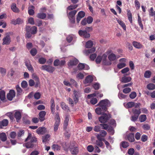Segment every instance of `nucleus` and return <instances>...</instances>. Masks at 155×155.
Listing matches in <instances>:
<instances>
[{
	"mask_svg": "<svg viewBox=\"0 0 155 155\" xmlns=\"http://www.w3.org/2000/svg\"><path fill=\"white\" fill-rule=\"evenodd\" d=\"M122 147L124 148H126L129 146V143L126 141H122L121 143Z\"/></svg>",
	"mask_w": 155,
	"mask_h": 155,
	"instance_id": "37998d69",
	"label": "nucleus"
},
{
	"mask_svg": "<svg viewBox=\"0 0 155 155\" xmlns=\"http://www.w3.org/2000/svg\"><path fill=\"white\" fill-rule=\"evenodd\" d=\"M41 68L42 70L46 71L48 72L51 73H52L55 69L54 67L51 66L47 65H42Z\"/></svg>",
	"mask_w": 155,
	"mask_h": 155,
	"instance_id": "423d86ee",
	"label": "nucleus"
},
{
	"mask_svg": "<svg viewBox=\"0 0 155 155\" xmlns=\"http://www.w3.org/2000/svg\"><path fill=\"white\" fill-rule=\"evenodd\" d=\"M70 151L72 155H76L78 152V149L77 147H74L70 149Z\"/></svg>",
	"mask_w": 155,
	"mask_h": 155,
	"instance_id": "a878e982",
	"label": "nucleus"
},
{
	"mask_svg": "<svg viewBox=\"0 0 155 155\" xmlns=\"http://www.w3.org/2000/svg\"><path fill=\"white\" fill-rule=\"evenodd\" d=\"M94 130L96 132H98L101 131V127L98 125H96L94 128Z\"/></svg>",
	"mask_w": 155,
	"mask_h": 155,
	"instance_id": "774afa93",
	"label": "nucleus"
},
{
	"mask_svg": "<svg viewBox=\"0 0 155 155\" xmlns=\"http://www.w3.org/2000/svg\"><path fill=\"white\" fill-rule=\"evenodd\" d=\"M107 134V133L105 131L102 130L100 131L99 134L101 135L102 137H104L106 136Z\"/></svg>",
	"mask_w": 155,
	"mask_h": 155,
	"instance_id": "680f3d73",
	"label": "nucleus"
},
{
	"mask_svg": "<svg viewBox=\"0 0 155 155\" xmlns=\"http://www.w3.org/2000/svg\"><path fill=\"white\" fill-rule=\"evenodd\" d=\"M93 43L92 41L89 40L86 43L85 46L87 48H90L93 46Z\"/></svg>",
	"mask_w": 155,
	"mask_h": 155,
	"instance_id": "c9c22d12",
	"label": "nucleus"
},
{
	"mask_svg": "<svg viewBox=\"0 0 155 155\" xmlns=\"http://www.w3.org/2000/svg\"><path fill=\"white\" fill-rule=\"evenodd\" d=\"M56 115L55 117V122L54 125V130L55 132H56L58 129V127L60 124V118L59 117L58 113L57 112L55 113Z\"/></svg>",
	"mask_w": 155,
	"mask_h": 155,
	"instance_id": "20e7f679",
	"label": "nucleus"
},
{
	"mask_svg": "<svg viewBox=\"0 0 155 155\" xmlns=\"http://www.w3.org/2000/svg\"><path fill=\"white\" fill-rule=\"evenodd\" d=\"M34 146V144H33L30 141L25 143V146L27 148H32Z\"/></svg>",
	"mask_w": 155,
	"mask_h": 155,
	"instance_id": "79ce46f5",
	"label": "nucleus"
},
{
	"mask_svg": "<svg viewBox=\"0 0 155 155\" xmlns=\"http://www.w3.org/2000/svg\"><path fill=\"white\" fill-rule=\"evenodd\" d=\"M55 104L53 98H51V107L50 109L51 113L52 114H54L55 112Z\"/></svg>",
	"mask_w": 155,
	"mask_h": 155,
	"instance_id": "a211bd4d",
	"label": "nucleus"
},
{
	"mask_svg": "<svg viewBox=\"0 0 155 155\" xmlns=\"http://www.w3.org/2000/svg\"><path fill=\"white\" fill-rule=\"evenodd\" d=\"M2 45H9L11 41L10 36L9 35H6L2 39Z\"/></svg>",
	"mask_w": 155,
	"mask_h": 155,
	"instance_id": "1a4fd4ad",
	"label": "nucleus"
},
{
	"mask_svg": "<svg viewBox=\"0 0 155 155\" xmlns=\"http://www.w3.org/2000/svg\"><path fill=\"white\" fill-rule=\"evenodd\" d=\"M79 62L78 60L76 58H75L74 59L71 60L68 63V65L69 66H72L76 65Z\"/></svg>",
	"mask_w": 155,
	"mask_h": 155,
	"instance_id": "dca6fc26",
	"label": "nucleus"
},
{
	"mask_svg": "<svg viewBox=\"0 0 155 155\" xmlns=\"http://www.w3.org/2000/svg\"><path fill=\"white\" fill-rule=\"evenodd\" d=\"M117 21L119 25L122 27L123 29L125 31L126 30V26L124 22L119 19H117Z\"/></svg>",
	"mask_w": 155,
	"mask_h": 155,
	"instance_id": "72a5a7b5",
	"label": "nucleus"
},
{
	"mask_svg": "<svg viewBox=\"0 0 155 155\" xmlns=\"http://www.w3.org/2000/svg\"><path fill=\"white\" fill-rule=\"evenodd\" d=\"M102 60V57L101 56H98L96 59L95 61L97 64H99Z\"/></svg>",
	"mask_w": 155,
	"mask_h": 155,
	"instance_id": "338daca9",
	"label": "nucleus"
},
{
	"mask_svg": "<svg viewBox=\"0 0 155 155\" xmlns=\"http://www.w3.org/2000/svg\"><path fill=\"white\" fill-rule=\"evenodd\" d=\"M138 117L139 116L134 115L131 117V120L132 121L135 122L137 120Z\"/></svg>",
	"mask_w": 155,
	"mask_h": 155,
	"instance_id": "864d4df0",
	"label": "nucleus"
},
{
	"mask_svg": "<svg viewBox=\"0 0 155 155\" xmlns=\"http://www.w3.org/2000/svg\"><path fill=\"white\" fill-rule=\"evenodd\" d=\"M46 61V60L45 58H41L38 59L39 63L41 64H44Z\"/></svg>",
	"mask_w": 155,
	"mask_h": 155,
	"instance_id": "a18cd8bd",
	"label": "nucleus"
},
{
	"mask_svg": "<svg viewBox=\"0 0 155 155\" xmlns=\"http://www.w3.org/2000/svg\"><path fill=\"white\" fill-rule=\"evenodd\" d=\"M6 71L5 69L2 67L0 68V72L2 76L5 75L6 74Z\"/></svg>",
	"mask_w": 155,
	"mask_h": 155,
	"instance_id": "603ef678",
	"label": "nucleus"
},
{
	"mask_svg": "<svg viewBox=\"0 0 155 155\" xmlns=\"http://www.w3.org/2000/svg\"><path fill=\"white\" fill-rule=\"evenodd\" d=\"M102 141L103 140H96V144L100 147H102L104 145Z\"/></svg>",
	"mask_w": 155,
	"mask_h": 155,
	"instance_id": "de8ad7c7",
	"label": "nucleus"
},
{
	"mask_svg": "<svg viewBox=\"0 0 155 155\" xmlns=\"http://www.w3.org/2000/svg\"><path fill=\"white\" fill-rule=\"evenodd\" d=\"M61 107L62 108L65 110L67 111L70 110L69 108L67 106L65 103L64 102H61Z\"/></svg>",
	"mask_w": 155,
	"mask_h": 155,
	"instance_id": "c85d7f7f",
	"label": "nucleus"
},
{
	"mask_svg": "<svg viewBox=\"0 0 155 155\" xmlns=\"http://www.w3.org/2000/svg\"><path fill=\"white\" fill-rule=\"evenodd\" d=\"M127 16L128 18V20L130 21L131 24L133 23V20L132 14L130 11V10H127Z\"/></svg>",
	"mask_w": 155,
	"mask_h": 155,
	"instance_id": "cd10ccee",
	"label": "nucleus"
},
{
	"mask_svg": "<svg viewBox=\"0 0 155 155\" xmlns=\"http://www.w3.org/2000/svg\"><path fill=\"white\" fill-rule=\"evenodd\" d=\"M127 138L128 140L131 142L134 141L135 139L134 138V134L131 133L127 135Z\"/></svg>",
	"mask_w": 155,
	"mask_h": 155,
	"instance_id": "412c9836",
	"label": "nucleus"
},
{
	"mask_svg": "<svg viewBox=\"0 0 155 155\" xmlns=\"http://www.w3.org/2000/svg\"><path fill=\"white\" fill-rule=\"evenodd\" d=\"M132 44L134 47L136 48L140 49L143 47V46L141 44L136 41H133Z\"/></svg>",
	"mask_w": 155,
	"mask_h": 155,
	"instance_id": "5701e85b",
	"label": "nucleus"
},
{
	"mask_svg": "<svg viewBox=\"0 0 155 155\" xmlns=\"http://www.w3.org/2000/svg\"><path fill=\"white\" fill-rule=\"evenodd\" d=\"M46 131V129L43 127H39L36 130V133L38 134H43Z\"/></svg>",
	"mask_w": 155,
	"mask_h": 155,
	"instance_id": "4468645a",
	"label": "nucleus"
},
{
	"mask_svg": "<svg viewBox=\"0 0 155 155\" xmlns=\"http://www.w3.org/2000/svg\"><path fill=\"white\" fill-rule=\"evenodd\" d=\"M25 65L27 67L28 70L30 71L31 73H34V70L30 61L29 60L26 61L25 62Z\"/></svg>",
	"mask_w": 155,
	"mask_h": 155,
	"instance_id": "ddd939ff",
	"label": "nucleus"
},
{
	"mask_svg": "<svg viewBox=\"0 0 155 155\" xmlns=\"http://www.w3.org/2000/svg\"><path fill=\"white\" fill-rule=\"evenodd\" d=\"M15 93L14 90H10L9 93L7 94V97L8 100L12 101L15 96Z\"/></svg>",
	"mask_w": 155,
	"mask_h": 155,
	"instance_id": "9b49d317",
	"label": "nucleus"
},
{
	"mask_svg": "<svg viewBox=\"0 0 155 155\" xmlns=\"http://www.w3.org/2000/svg\"><path fill=\"white\" fill-rule=\"evenodd\" d=\"M26 33L25 37L28 38H30L31 36L32 35H34L37 33V28L35 26L32 27L27 26L25 28Z\"/></svg>",
	"mask_w": 155,
	"mask_h": 155,
	"instance_id": "f03ea898",
	"label": "nucleus"
},
{
	"mask_svg": "<svg viewBox=\"0 0 155 155\" xmlns=\"http://www.w3.org/2000/svg\"><path fill=\"white\" fill-rule=\"evenodd\" d=\"M30 52L32 56H34L36 54L37 51L35 48H33L31 50Z\"/></svg>",
	"mask_w": 155,
	"mask_h": 155,
	"instance_id": "49530a36",
	"label": "nucleus"
},
{
	"mask_svg": "<svg viewBox=\"0 0 155 155\" xmlns=\"http://www.w3.org/2000/svg\"><path fill=\"white\" fill-rule=\"evenodd\" d=\"M78 67L79 70H82L84 68L85 66L84 64L80 63L78 64Z\"/></svg>",
	"mask_w": 155,
	"mask_h": 155,
	"instance_id": "13d9d810",
	"label": "nucleus"
},
{
	"mask_svg": "<svg viewBox=\"0 0 155 155\" xmlns=\"http://www.w3.org/2000/svg\"><path fill=\"white\" fill-rule=\"evenodd\" d=\"M147 117L145 114H142L139 117L140 121L141 122L145 121L147 119Z\"/></svg>",
	"mask_w": 155,
	"mask_h": 155,
	"instance_id": "e433bc0d",
	"label": "nucleus"
},
{
	"mask_svg": "<svg viewBox=\"0 0 155 155\" xmlns=\"http://www.w3.org/2000/svg\"><path fill=\"white\" fill-rule=\"evenodd\" d=\"M30 140V142L33 144L34 143H36L37 141V138L35 137H32L31 134L29 133L28 136L25 140V141H27L29 140Z\"/></svg>",
	"mask_w": 155,
	"mask_h": 155,
	"instance_id": "9d476101",
	"label": "nucleus"
},
{
	"mask_svg": "<svg viewBox=\"0 0 155 155\" xmlns=\"http://www.w3.org/2000/svg\"><path fill=\"white\" fill-rule=\"evenodd\" d=\"M79 35L84 38H89L90 36V34L88 33L86 30H80L78 31Z\"/></svg>",
	"mask_w": 155,
	"mask_h": 155,
	"instance_id": "6e6552de",
	"label": "nucleus"
},
{
	"mask_svg": "<svg viewBox=\"0 0 155 155\" xmlns=\"http://www.w3.org/2000/svg\"><path fill=\"white\" fill-rule=\"evenodd\" d=\"M93 80V77L91 75H89L87 76L85 79V84L90 83Z\"/></svg>",
	"mask_w": 155,
	"mask_h": 155,
	"instance_id": "b1692460",
	"label": "nucleus"
},
{
	"mask_svg": "<svg viewBox=\"0 0 155 155\" xmlns=\"http://www.w3.org/2000/svg\"><path fill=\"white\" fill-rule=\"evenodd\" d=\"M46 114V112L45 111H40L38 114L39 119L41 122H42L45 120V116Z\"/></svg>",
	"mask_w": 155,
	"mask_h": 155,
	"instance_id": "2eb2a0df",
	"label": "nucleus"
},
{
	"mask_svg": "<svg viewBox=\"0 0 155 155\" xmlns=\"http://www.w3.org/2000/svg\"><path fill=\"white\" fill-rule=\"evenodd\" d=\"M50 135L49 134H46L45 136L42 137V142L43 143L45 142L48 141V138L50 137Z\"/></svg>",
	"mask_w": 155,
	"mask_h": 155,
	"instance_id": "a19ab883",
	"label": "nucleus"
},
{
	"mask_svg": "<svg viewBox=\"0 0 155 155\" xmlns=\"http://www.w3.org/2000/svg\"><path fill=\"white\" fill-rule=\"evenodd\" d=\"M151 75V73L150 71H146L144 73V77L146 78H149Z\"/></svg>",
	"mask_w": 155,
	"mask_h": 155,
	"instance_id": "ea45409f",
	"label": "nucleus"
},
{
	"mask_svg": "<svg viewBox=\"0 0 155 155\" xmlns=\"http://www.w3.org/2000/svg\"><path fill=\"white\" fill-rule=\"evenodd\" d=\"M132 79L130 77L124 76L121 78V81L123 83H126L130 82Z\"/></svg>",
	"mask_w": 155,
	"mask_h": 155,
	"instance_id": "4be33fe9",
	"label": "nucleus"
},
{
	"mask_svg": "<svg viewBox=\"0 0 155 155\" xmlns=\"http://www.w3.org/2000/svg\"><path fill=\"white\" fill-rule=\"evenodd\" d=\"M0 139L2 142H5L7 140V136L5 133L2 132L0 133Z\"/></svg>",
	"mask_w": 155,
	"mask_h": 155,
	"instance_id": "393cba45",
	"label": "nucleus"
},
{
	"mask_svg": "<svg viewBox=\"0 0 155 155\" xmlns=\"http://www.w3.org/2000/svg\"><path fill=\"white\" fill-rule=\"evenodd\" d=\"M87 150L90 152H93L94 150V147L91 145H89L87 147Z\"/></svg>",
	"mask_w": 155,
	"mask_h": 155,
	"instance_id": "8fccbe9b",
	"label": "nucleus"
},
{
	"mask_svg": "<svg viewBox=\"0 0 155 155\" xmlns=\"http://www.w3.org/2000/svg\"><path fill=\"white\" fill-rule=\"evenodd\" d=\"M138 22L141 29L143 30V26L142 22L141 17L139 15H138Z\"/></svg>",
	"mask_w": 155,
	"mask_h": 155,
	"instance_id": "f704fd0d",
	"label": "nucleus"
},
{
	"mask_svg": "<svg viewBox=\"0 0 155 155\" xmlns=\"http://www.w3.org/2000/svg\"><path fill=\"white\" fill-rule=\"evenodd\" d=\"M132 112L134 115L139 116L141 113L140 109H137L135 108H133L132 109Z\"/></svg>",
	"mask_w": 155,
	"mask_h": 155,
	"instance_id": "c756f323",
	"label": "nucleus"
},
{
	"mask_svg": "<svg viewBox=\"0 0 155 155\" xmlns=\"http://www.w3.org/2000/svg\"><path fill=\"white\" fill-rule=\"evenodd\" d=\"M68 10H67V13L68 16L69 18L70 22L71 23H75V15L77 12L76 10H73L71 11L68 13Z\"/></svg>",
	"mask_w": 155,
	"mask_h": 155,
	"instance_id": "7ed1b4c3",
	"label": "nucleus"
},
{
	"mask_svg": "<svg viewBox=\"0 0 155 155\" xmlns=\"http://www.w3.org/2000/svg\"><path fill=\"white\" fill-rule=\"evenodd\" d=\"M35 78H36V82L35 84V87L36 88L38 87L40 85V81L39 78L35 76Z\"/></svg>",
	"mask_w": 155,
	"mask_h": 155,
	"instance_id": "5fc2aeb1",
	"label": "nucleus"
},
{
	"mask_svg": "<svg viewBox=\"0 0 155 155\" xmlns=\"http://www.w3.org/2000/svg\"><path fill=\"white\" fill-rule=\"evenodd\" d=\"M102 114H103V115L99 117V120L101 123H105L109 119V117L108 115L104 113Z\"/></svg>",
	"mask_w": 155,
	"mask_h": 155,
	"instance_id": "0eeeda50",
	"label": "nucleus"
},
{
	"mask_svg": "<svg viewBox=\"0 0 155 155\" xmlns=\"http://www.w3.org/2000/svg\"><path fill=\"white\" fill-rule=\"evenodd\" d=\"M86 20L87 23L90 24L93 22V18L92 17L89 16L87 18Z\"/></svg>",
	"mask_w": 155,
	"mask_h": 155,
	"instance_id": "052dcab7",
	"label": "nucleus"
},
{
	"mask_svg": "<svg viewBox=\"0 0 155 155\" xmlns=\"http://www.w3.org/2000/svg\"><path fill=\"white\" fill-rule=\"evenodd\" d=\"M11 8L14 12L18 13L19 12V10L18 8L17 7L16 4L15 3H13L12 4L11 6Z\"/></svg>",
	"mask_w": 155,
	"mask_h": 155,
	"instance_id": "bb28decb",
	"label": "nucleus"
},
{
	"mask_svg": "<svg viewBox=\"0 0 155 155\" xmlns=\"http://www.w3.org/2000/svg\"><path fill=\"white\" fill-rule=\"evenodd\" d=\"M14 117L16 118L17 122H18L21 117V113L19 111H16L14 114Z\"/></svg>",
	"mask_w": 155,
	"mask_h": 155,
	"instance_id": "6ab92c4d",
	"label": "nucleus"
},
{
	"mask_svg": "<svg viewBox=\"0 0 155 155\" xmlns=\"http://www.w3.org/2000/svg\"><path fill=\"white\" fill-rule=\"evenodd\" d=\"M131 91V89L130 88L127 87L124 89L123 90V92L124 93L127 94L130 92Z\"/></svg>",
	"mask_w": 155,
	"mask_h": 155,
	"instance_id": "0e129e2a",
	"label": "nucleus"
},
{
	"mask_svg": "<svg viewBox=\"0 0 155 155\" xmlns=\"http://www.w3.org/2000/svg\"><path fill=\"white\" fill-rule=\"evenodd\" d=\"M5 98V92L3 90L1 91H0V99L2 101H3Z\"/></svg>",
	"mask_w": 155,
	"mask_h": 155,
	"instance_id": "4c0bfd02",
	"label": "nucleus"
},
{
	"mask_svg": "<svg viewBox=\"0 0 155 155\" xmlns=\"http://www.w3.org/2000/svg\"><path fill=\"white\" fill-rule=\"evenodd\" d=\"M68 101L69 104H70L71 107H74V100H73L71 98L69 97L68 99Z\"/></svg>",
	"mask_w": 155,
	"mask_h": 155,
	"instance_id": "6e6d98bb",
	"label": "nucleus"
},
{
	"mask_svg": "<svg viewBox=\"0 0 155 155\" xmlns=\"http://www.w3.org/2000/svg\"><path fill=\"white\" fill-rule=\"evenodd\" d=\"M85 15V13L83 11L79 12L77 15L76 21L77 23H79L81 19L84 17Z\"/></svg>",
	"mask_w": 155,
	"mask_h": 155,
	"instance_id": "f8f14e48",
	"label": "nucleus"
},
{
	"mask_svg": "<svg viewBox=\"0 0 155 155\" xmlns=\"http://www.w3.org/2000/svg\"><path fill=\"white\" fill-rule=\"evenodd\" d=\"M135 5L136 7V9H139L140 7V4L138 0H135L134 2Z\"/></svg>",
	"mask_w": 155,
	"mask_h": 155,
	"instance_id": "09e8293b",
	"label": "nucleus"
},
{
	"mask_svg": "<svg viewBox=\"0 0 155 155\" xmlns=\"http://www.w3.org/2000/svg\"><path fill=\"white\" fill-rule=\"evenodd\" d=\"M147 87L148 89L153 90L155 88V85L152 83H150L147 85Z\"/></svg>",
	"mask_w": 155,
	"mask_h": 155,
	"instance_id": "c03bdc74",
	"label": "nucleus"
},
{
	"mask_svg": "<svg viewBox=\"0 0 155 155\" xmlns=\"http://www.w3.org/2000/svg\"><path fill=\"white\" fill-rule=\"evenodd\" d=\"M97 100L96 98H92L90 101L91 103L93 105L97 103Z\"/></svg>",
	"mask_w": 155,
	"mask_h": 155,
	"instance_id": "bf43d9fd",
	"label": "nucleus"
},
{
	"mask_svg": "<svg viewBox=\"0 0 155 155\" xmlns=\"http://www.w3.org/2000/svg\"><path fill=\"white\" fill-rule=\"evenodd\" d=\"M136 96V93L135 92H131L129 95L130 98L132 99H133L135 98Z\"/></svg>",
	"mask_w": 155,
	"mask_h": 155,
	"instance_id": "e2e57ef3",
	"label": "nucleus"
},
{
	"mask_svg": "<svg viewBox=\"0 0 155 155\" xmlns=\"http://www.w3.org/2000/svg\"><path fill=\"white\" fill-rule=\"evenodd\" d=\"M46 15L45 13H38L37 15V17L39 18L44 19L46 18Z\"/></svg>",
	"mask_w": 155,
	"mask_h": 155,
	"instance_id": "473e14b6",
	"label": "nucleus"
},
{
	"mask_svg": "<svg viewBox=\"0 0 155 155\" xmlns=\"http://www.w3.org/2000/svg\"><path fill=\"white\" fill-rule=\"evenodd\" d=\"M81 96V94L79 91H77L75 90L74 91L73 95L72 96V98L75 104L78 103L79 98Z\"/></svg>",
	"mask_w": 155,
	"mask_h": 155,
	"instance_id": "39448f33",
	"label": "nucleus"
},
{
	"mask_svg": "<svg viewBox=\"0 0 155 155\" xmlns=\"http://www.w3.org/2000/svg\"><path fill=\"white\" fill-rule=\"evenodd\" d=\"M28 86V84L27 82L25 81H22L21 83V86L23 88H26Z\"/></svg>",
	"mask_w": 155,
	"mask_h": 155,
	"instance_id": "4d7b16f0",
	"label": "nucleus"
},
{
	"mask_svg": "<svg viewBox=\"0 0 155 155\" xmlns=\"http://www.w3.org/2000/svg\"><path fill=\"white\" fill-rule=\"evenodd\" d=\"M8 124V121L7 119H4L0 121V129H2L4 127H6Z\"/></svg>",
	"mask_w": 155,
	"mask_h": 155,
	"instance_id": "f3484780",
	"label": "nucleus"
},
{
	"mask_svg": "<svg viewBox=\"0 0 155 155\" xmlns=\"http://www.w3.org/2000/svg\"><path fill=\"white\" fill-rule=\"evenodd\" d=\"M52 148L54 150H58L60 149V147L58 144H54L52 146Z\"/></svg>",
	"mask_w": 155,
	"mask_h": 155,
	"instance_id": "69168bd1",
	"label": "nucleus"
},
{
	"mask_svg": "<svg viewBox=\"0 0 155 155\" xmlns=\"http://www.w3.org/2000/svg\"><path fill=\"white\" fill-rule=\"evenodd\" d=\"M78 7V5H71L69 6L67 8V10L71 11L74 9Z\"/></svg>",
	"mask_w": 155,
	"mask_h": 155,
	"instance_id": "58836bf2",
	"label": "nucleus"
},
{
	"mask_svg": "<svg viewBox=\"0 0 155 155\" xmlns=\"http://www.w3.org/2000/svg\"><path fill=\"white\" fill-rule=\"evenodd\" d=\"M108 58L110 61H115L116 59V56L115 54L111 53L108 56Z\"/></svg>",
	"mask_w": 155,
	"mask_h": 155,
	"instance_id": "7c9ffc66",
	"label": "nucleus"
},
{
	"mask_svg": "<svg viewBox=\"0 0 155 155\" xmlns=\"http://www.w3.org/2000/svg\"><path fill=\"white\" fill-rule=\"evenodd\" d=\"M69 120V117L68 115L66 116L64 122L63 124V128L64 130H66L67 128L68 125V122Z\"/></svg>",
	"mask_w": 155,
	"mask_h": 155,
	"instance_id": "aec40b11",
	"label": "nucleus"
},
{
	"mask_svg": "<svg viewBox=\"0 0 155 155\" xmlns=\"http://www.w3.org/2000/svg\"><path fill=\"white\" fill-rule=\"evenodd\" d=\"M107 55L105 54H104L101 57H102V59L103 62L104 64L105 65H109L111 64V63H109V64H108L106 62V58H107Z\"/></svg>",
	"mask_w": 155,
	"mask_h": 155,
	"instance_id": "2f4dec72",
	"label": "nucleus"
},
{
	"mask_svg": "<svg viewBox=\"0 0 155 155\" xmlns=\"http://www.w3.org/2000/svg\"><path fill=\"white\" fill-rule=\"evenodd\" d=\"M126 66V64L125 63H121L117 64V67L119 69H120L125 67Z\"/></svg>",
	"mask_w": 155,
	"mask_h": 155,
	"instance_id": "3c124183",
	"label": "nucleus"
},
{
	"mask_svg": "<svg viewBox=\"0 0 155 155\" xmlns=\"http://www.w3.org/2000/svg\"><path fill=\"white\" fill-rule=\"evenodd\" d=\"M97 106L99 107L96 108L95 112L97 114L101 115L107 111L110 104L108 100L105 99L101 100Z\"/></svg>",
	"mask_w": 155,
	"mask_h": 155,
	"instance_id": "f257e3e1",
	"label": "nucleus"
}]
</instances>
